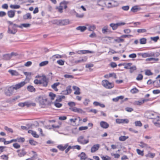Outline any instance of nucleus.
<instances>
[{
  "label": "nucleus",
  "mask_w": 160,
  "mask_h": 160,
  "mask_svg": "<svg viewBox=\"0 0 160 160\" xmlns=\"http://www.w3.org/2000/svg\"><path fill=\"white\" fill-rule=\"evenodd\" d=\"M143 78V76L141 74H139L136 78V79L137 80L140 81L142 80Z\"/></svg>",
  "instance_id": "obj_52"
},
{
  "label": "nucleus",
  "mask_w": 160,
  "mask_h": 160,
  "mask_svg": "<svg viewBox=\"0 0 160 160\" xmlns=\"http://www.w3.org/2000/svg\"><path fill=\"white\" fill-rule=\"evenodd\" d=\"M146 32V30L145 29H140L137 30V32L139 33Z\"/></svg>",
  "instance_id": "obj_50"
},
{
  "label": "nucleus",
  "mask_w": 160,
  "mask_h": 160,
  "mask_svg": "<svg viewBox=\"0 0 160 160\" xmlns=\"http://www.w3.org/2000/svg\"><path fill=\"white\" fill-rule=\"evenodd\" d=\"M140 8H139L138 6H135L132 8L131 11L133 12H135L140 10Z\"/></svg>",
  "instance_id": "obj_21"
},
{
  "label": "nucleus",
  "mask_w": 160,
  "mask_h": 160,
  "mask_svg": "<svg viewBox=\"0 0 160 160\" xmlns=\"http://www.w3.org/2000/svg\"><path fill=\"white\" fill-rule=\"evenodd\" d=\"M60 26H64L68 25L69 23V20L67 19L59 20Z\"/></svg>",
  "instance_id": "obj_13"
},
{
  "label": "nucleus",
  "mask_w": 160,
  "mask_h": 160,
  "mask_svg": "<svg viewBox=\"0 0 160 160\" xmlns=\"http://www.w3.org/2000/svg\"><path fill=\"white\" fill-rule=\"evenodd\" d=\"M102 84L104 87L107 89H111L114 87V84L110 82L107 80L102 81Z\"/></svg>",
  "instance_id": "obj_6"
},
{
  "label": "nucleus",
  "mask_w": 160,
  "mask_h": 160,
  "mask_svg": "<svg viewBox=\"0 0 160 160\" xmlns=\"http://www.w3.org/2000/svg\"><path fill=\"white\" fill-rule=\"evenodd\" d=\"M10 7L11 8L18 9L20 8V6L18 5H11Z\"/></svg>",
  "instance_id": "obj_38"
},
{
  "label": "nucleus",
  "mask_w": 160,
  "mask_h": 160,
  "mask_svg": "<svg viewBox=\"0 0 160 160\" xmlns=\"http://www.w3.org/2000/svg\"><path fill=\"white\" fill-rule=\"evenodd\" d=\"M87 29L86 27L85 26H79L76 28L78 30H80L81 32H83Z\"/></svg>",
  "instance_id": "obj_23"
},
{
  "label": "nucleus",
  "mask_w": 160,
  "mask_h": 160,
  "mask_svg": "<svg viewBox=\"0 0 160 160\" xmlns=\"http://www.w3.org/2000/svg\"><path fill=\"white\" fill-rule=\"evenodd\" d=\"M29 143L31 145L33 146H35L38 144V142L32 139H30L29 140Z\"/></svg>",
  "instance_id": "obj_28"
},
{
  "label": "nucleus",
  "mask_w": 160,
  "mask_h": 160,
  "mask_svg": "<svg viewBox=\"0 0 160 160\" xmlns=\"http://www.w3.org/2000/svg\"><path fill=\"white\" fill-rule=\"evenodd\" d=\"M60 84L59 82H56L54 83L53 85L51 86V87L52 88H57V87Z\"/></svg>",
  "instance_id": "obj_54"
},
{
  "label": "nucleus",
  "mask_w": 160,
  "mask_h": 160,
  "mask_svg": "<svg viewBox=\"0 0 160 160\" xmlns=\"http://www.w3.org/2000/svg\"><path fill=\"white\" fill-rule=\"evenodd\" d=\"M68 105L70 107L69 108V110L74 112L80 113H85V112H84L81 109L78 108L76 107H73V106H74L76 105L75 103L74 102H69L68 103Z\"/></svg>",
  "instance_id": "obj_3"
},
{
  "label": "nucleus",
  "mask_w": 160,
  "mask_h": 160,
  "mask_svg": "<svg viewBox=\"0 0 160 160\" xmlns=\"http://www.w3.org/2000/svg\"><path fill=\"white\" fill-rule=\"evenodd\" d=\"M155 154L154 153H149L145 155L147 157L150 158H153L155 156Z\"/></svg>",
  "instance_id": "obj_34"
},
{
  "label": "nucleus",
  "mask_w": 160,
  "mask_h": 160,
  "mask_svg": "<svg viewBox=\"0 0 160 160\" xmlns=\"http://www.w3.org/2000/svg\"><path fill=\"white\" fill-rule=\"evenodd\" d=\"M101 158L102 160H110L111 159V158L107 155L104 156L101 155Z\"/></svg>",
  "instance_id": "obj_37"
},
{
  "label": "nucleus",
  "mask_w": 160,
  "mask_h": 160,
  "mask_svg": "<svg viewBox=\"0 0 160 160\" xmlns=\"http://www.w3.org/2000/svg\"><path fill=\"white\" fill-rule=\"evenodd\" d=\"M42 77H43L42 79V82L41 80L36 79L34 81V83L37 85L42 84L43 87H46L48 83V79L44 75L42 76Z\"/></svg>",
  "instance_id": "obj_4"
},
{
  "label": "nucleus",
  "mask_w": 160,
  "mask_h": 160,
  "mask_svg": "<svg viewBox=\"0 0 160 160\" xmlns=\"http://www.w3.org/2000/svg\"><path fill=\"white\" fill-rule=\"evenodd\" d=\"M26 82L24 81L16 84L15 86H13V87L15 89L17 90L24 86Z\"/></svg>",
  "instance_id": "obj_12"
},
{
  "label": "nucleus",
  "mask_w": 160,
  "mask_h": 160,
  "mask_svg": "<svg viewBox=\"0 0 160 160\" xmlns=\"http://www.w3.org/2000/svg\"><path fill=\"white\" fill-rule=\"evenodd\" d=\"M28 90L30 92H35L36 89L34 87L31 85L28 86L27 88Z\"/></svg>",
  "instance_id": "obj_26"
},
{
  "label": "nucleus",
  "mask_w": 160,
  "mask_h": 160,
  "mask_svg": "<svg viewBox=\"0 0 160 160\" xmlns=\"http://www.w3.org/2000/svg\"><path fill=\"white\" fill-rule=\"evenodd\" d=\"M15 10H10L8 11L7 14L8 16L10 18L13 17L15 14Z\"/></svg>",
  "instance_id": "obj_20"
},
{
  "label": "nucleus",
  "mask_w": 160,
  "mask_h": 160,
  "mask_svg": "<svg viewBox=\"0 0 160 160\" xmlns=\"http://www.w3.org/2000/svg\"><path fill=\"white\" fill-rule=\"evenodd\" d=\"M13 146L16 149H18L20 147V145L17 143H13Z\"/></svg>",
  "instance_id": "obj_51"
},
{
  "label": "nucleus",
  "mask_w": 160,
  "mask_h": 160,
  "mask_svg": "<svg viewBox=\"0 0 160 160\" xmlns=\"http://www.w3.org/2000/svg\"><path fill=\"white\" fill-rule=\"evenodd\" d=\"M87 59V58H82L81 59L77 60H75L74 61V62L77 64L78 63H81L82 62H85Z\"/></svg>",
  "instance_id": "obj_30"
},
{
  "label": "nucleus",
  "mask_w": 160,
  "mask_h": 160,
  "mask_svg": "<svg viewBox=\"0 0 160 160\" xmlns=\"http://www.w3.org/2000/svg\"><path fill=\"white\" fill-rule=\"evenodd\" d=\"M64 77L66 78H73L74 76L72 75H68V74H65L64 75Z\"/></svg>",
  "instance_id": "obj_62"
},
{
  "label": "nucleus",
  "mask_w": 160,
  "mask_h": 160,
  "mask_svg": "<svg viewBox=\"0 0 160 160\" xmlns=\"http://www.w3.org/2000/svg\"><path fill=\"white\" fill-rule=\"evenodd\" d=\"M7 22L9 24L8 28V32L15 34L17 31V28H19V25L13 24L12 22L9 21H8Z\"/></svg>",
  "instance_id": "obj_2"
},
{
  "label": "nucleus",
  "mask_w": 160,
  "mask_h": 160,
  "mask_svg": "<svg viewBox=\"0 0 160 160\" xmlns=\"http://www.w3.org/2000/svg\"><path fill=\"white\" fill-rule=\"evenodd\" d=\"M23 18L24 20L31 19L32 18V16L30 13H28L23 15Z\"/></svg>",
  "instance_id": "obj_22"
},
{
  "label": "nucleus",
  "mask_w": 160,
  "mask_h": 160,
  "mask_svg": "<svg viewBox=\"0 0 160 160\" xmlns=\"http://www.w3.org/2000/svg\"><path fill=\"white\" fill-rule=\"evenodd\" d=\"M63 6H62L60 4V6L59 7H57L56 9L58 10V11L60 13H62L63 12Z\"/></svg>",
  "instance_id": "obj_33"
},
{
  "label": "nucleus",
  "mask_w": 160,
  "mask_h": 160,
  "mask_svg": "<svg viewBox=\"0 0 160 160\" xmlns=\"http://www.w3.org/2000/svg\"><path fill=\"white\" fill-rule=\"evenodd\" d=\"M128 137H126L125 136H122L119 137V140L120 141H124L128 138Z\"/></svg>",
  "instance_id": "obj_32"
},
{
  "label": "nucleus",
  "mask_w": 160,
  "mask_h": 160,
  "mask_svg": "<svg viewBox=\"0 0 160 160\" xmlns=\"http://www.w3.org/2000/svg\"><path fill=\"white\" fill-rule=\"evenodd\" d=\"M8 72L12 76H18L19 75V73L16 70H10L8 71Z\"/></svg>",
  "instance_id": "obj_24"
},
{
  "label": "nucleus",
  "mask_w": 160,
  "mask_h": 160,
  "mask_svg": "<svg viewBox=\"0 0 160 160\" xmlns=\"http://www.w3.org/2000/svg\"><path fill=\"white\" fill-rule=\"evenodd\" d=\"M49 96L51 98V99L52 100H54L56 96V94L52 92H50L49 93Z\"/></svg>",
  "instance_id": "obj_44"
},
{
  "label": "nucleus",
  "mask_w": 160,
  "mask_h": 160,
  "mask_svg": "<svg viewBox=\"0 0 160 160\" xmlns=\"http://www.w3.org/2000/svg\"><path fill=\"white\" fill-rule=\"evenodd\" d=\"M17 142H23L25 141V139L24 138L20 137L17 138Z\"/></svg>",
  "instance_id": "obj_58"
},
{
  "label": "nucleus",
  "mask_w": 160,
  "mask_h": 160,
  "mask_svg": "<svg viewBox=\"0 0 160 160\" xmlns=\"http://www.w3.org/2000/svg\"><path fill=\"white\" fill-rule=\"evenodd\" d=\"M48 61H45L41 62L39 64V66L40 67H42L47 65L48 63Z\"/></svg>",
  "instance_id": "obj_35"
},
{
  "label": "nucleus",
  "mask_w": 160,
  "mask_h": 160,
  "mask_svg": "<svg viewBox=\"0 0 160 160\" xmlns=\"http://www.w3.org/2000/svg\"><path fill=\"white\" fill-rule=\"evenodd\" d=\"M17 54L14 52H12L11 54H6L3 55V59L6 60H9L12 56H16Z\"/></svg>",
  "instance_id": "obj_9"
},
{
  "label": "nucleus",
  "mask_w": 160,
  "mask_h": 160,
  "mask_svg": "<svg viewBox=\"0 0 160 160\" xmlns=\"http://www.w3.org/2000/svg\"><path fill=\"white\" fill-rule=\"evenodd\" d=\"M78 157L80 158L81 160H85L87 158L86 155L84 152H82L80 154L78 155Z\"/></svg>",
  "instance_id": "obj_25"
},
{
  "label": "nucleus",
  "mask_w": 160,
  "mask_h": 160,
  "mask_svg": "<svg viewBox=\"0 0 160 160\" xmlns=\"http://www.w3.org/2000/svg\"><path fill=\"white\" fill-rule=\"evenodd\" d=\"M65 61L61 59L58 60L57 61V63L60 65H64Z\"/></svg>",
  "instance_id": "obj_49"
},
{
  "label": "nucleus",
  "mask_w": 160,
  "mask_h": 160,
  "mask_svg": "<svg viewBox=\"0 0 160 160\" xmlns=\"http://www.w3.org/2000/svg\"><path fill=\"white\" fill-rule=\"evenodd\" d=\"M28 102H20L18 104V105L20 107H23L26 106L28 107Z\"/></svg>",
  "instance_id": "obj_40"
},
{
  "label": "nucleus",
  "mask_w": 160,
  "mask_h": 160,
  "mask_svg": "<svg viewBox=\"0 0 160 160\" xmlns=\"http://www.w3.org/2000/svg\"><path fill=\"white\" fill-rule=\"evenodd\" d=\"M145 74L146 75L150 76L152 75V73L151 72L150 70H147L145 71Z\"/></svg>",
  "instance_id": "obj_56"
},
{
  "label": "nucleus",
  "mask_w": 160,
  "mask_h": 160,
  "mask_svg": "<svg viewBox=\"0 0 160 160\" xmlns=\"http://www.w3.org/2000/svg\"><path fill=\"white\" fill-rule=\"evenodd\" d=\"M31 134L34 138H38L39 137V135L37 134L35 131H33L32 133H31Z\"/></svg>",
  "instance_id": "obj_59"
},
{
  "label": "nucleus",
  "mask_w": 160,
  "mask_h": 160,
  "mask_svg": "<svg viewBox=\"0 0 160 160\" xmlns=\"http://www.w3.org/2000/svg\"><path fill=\"white\" fill-rule=\"evenodd\" d=\"M71 86L69 85L66 88V90L67 92V93L68 94L71 93L72 92V90L71 89Z\"/></svg>",
  "instance_id": "obj_41"
},
{
  "label": "nucleus",
  "mask_w": 160,
  "mask_h": 160,
  "mask_svg": "<svg viewBox=\"0 0 160 160\" xmlns=\"http://www.w3.org/2000/svg\"><path fill=\"white\" fill-rule=\"evenodd\" d=\"M116 122L117 123H128L129 122V120L127 119H117L116 120Z\"/></svg>",
  "instance_id": "obj_14"
},
{
  "label": "nucleus",
  "mask_w": 160,
  "mask_h": 160,
  "mask_svg": "<svg viewBox=\"0 0 160 160\" xmlns=\"http://www.w3.org/2000/svg\"><path fill=\"white\" fill-rule=\"evenodd\" d=\"M100 126L103 128H107L109 126L108 124L105 121H101L100 123Z\"/></svg>",
  "instance_id": "obj_16"
},
{
  "label": "nucleus",
  "mask_w": 160,
  "mask_h": 160,
  "mask_svg": "<svg viewBox=\"0 0 160 160\" xmlns=\"http://www.w3.org/2000/svg\"><path fill=\"white\" fill-rule=\"evenodd\" d=\"M100 145L97 144L93 145L91 148V152H94L97 151L100 148Z\"/></svg>",
  "instance_id": "obj_11"
},
{
  "label": "nucleus",
  "mask_w": 160,
  "mask_h": 160,
  "mask_svg": "<svg viewBox=\"0 0 160 160\" xmlns=\"http://www.w3.org/2000/svg\"><path fill=\"white\" fill-rule=\"evenodd\" d=\"M68 2L65 0L61 2L60 4L61 5L63 6V8L64 9H66L67 8V4L68 3Z\"/></svg>",
  "instance_id": "obj_29"
},
{
  "label": "nucleus",
  "mask_w": 160,
  "mask_h": 160,
  "mask_svg": "<svg viewBox=\"0 0 160 160\" xmlns=\"http://www.w3.org/2000/svg\"><path fill=\"white\" fill-rule=\"evenodd\" d=\"M4 129L7 131H8L10 132H11V133H12L13 132V130L11 128H8L7 126H5L4 127Z\"/></svg>",
  "instance_id": "obj_53"
},
{
  "label": "nucleus",
  "mask_w": 160,
  "mask_h": 160,
  "mask_svg": "<svg viewBox=\"0 0 160 160\" xmlns=\"http://www.w3.org/2000/svg\"><path fill=\"white\" fill-rule=\"evenodd\" d=\"M36 100L38 101L40 104L43 106L42 107L43 108H48L52 103L51 101H48L46 97L44 95L38 96L36 98Z\"/></svg>",
  "instance_id": "obj_1"
},
{
  "label": "nucleus",
  "mask_w": 160,
  "mask_h": 160,
  "mask_svg": "<svg viewBox=\"0 0 160 160\" xmlns=\"http://www.w3.org/2000/svg\"><path fill=\"white\" fill-rule=\"evenodd\" d=\"M108 32V26H105L102 29V33H105Z\"/></svg>",
  "instance_id": "obj_57"
},
{
  "label": "nucleus",
  "mask_w": 160,
  "mask_h": 160,
  "mask_svg": "<svg viewBox=\"0 0 160 160\" xmlns=\"http://www.w3.org/2000/svg\"><path fill=\"white\" fill-rule=\"evenodd\" d=\"M137 68L135 66H133L132 67H130L129 68L130 72L131 73L133 72Z\"/></svg>",
  "instance_id": "obj_46"
},
{
  "label": "nucleus",
  "mask_w": 160,
  "mask_h": 160,
  "mask_svg": "<svg viewBox=\"0 0 160 160\" xmlns=\"http://www.w3.org/2000/svg\"><path fill=\"white\" fill-rule=\"evenodd\" d=\"M152 60L157 61L158 60V58H147L146 59V61H151Z\"/></svg>",
  "instance_id": "obj_60"
},
{
  "label": "nucleus",
  "mask_w": 160,
  "mask_h": 160,
  "mask_svg": "<svg viewBox=\"0 0 160 160\" xmlns=\"http://www.w3.org/2000/svg\"><path fill=\"white\" fill-rule=\"evenodd\" d=\"M53 103H54L55 106L58 108H60L62 105V103L58 102H53Z\"/></svg>",
  "instance_id": "obj_42"
},
{
  "label": "nucleus",
  "mask_w": 160,
  "mask_h": 160,
  "mask_svg": "<svg viewBox=\"0 0 160 160\" xmlns=\"http://www.w3.org/2000/svg\"><path fill=\"white\" fill-rule=\"evenodd\" d=\"M148 99H144L142 101H136L133 102V104L135 105H141L145 102L148 101Z\"/></svg>",
  "instance_id": "obj_18"
},
{
  "label": "nucleus",
  "mask_w": 160,
  "mask_h": 160,
  "mask_svg": "<svg viewBox=\"0 0 160 160\" xmlns=\"http://www.w3.org/2000/svg\"><path fill=\"white\" fill-rule=\"evenodd\" d=\"M110 26L112 28V29L113 30H115L117 29L118 27V25H117V23L114 24V23H111L110 24Z\"/></svg>",
  "instance_id": "obj_36"
},
{
  "label": "nucleus",
  "mask_w": 160,
  "mask_h": 160,
  "mask_svg": "<svg viewBox=\"0 0 160 160\" xmlns=\"http://www.w3.org/2000/svg\"><path fill=\"white\" fill-rule=\"evenodd\" d=\"M124 64V68L126 69H129L130 66L132 65V63H131Z\"/></svg>",
  "instance_id": "obj_43"
},
{
  "label": "nucleus",
  "mask_w": 160,
  "mask_h": 160,
  "mask_svg": "<svg viewBox=\"0 0 160 160\" xmlns=\"http://www.w3.org/2000/svg\"><path fill=\"white\" fill-rule=\"evenodd\" d=\"M150 39L155 42H156L159 39V37L158 36H156L155 37H151Z\"/></svg>",
  "instance_id": "obj_48"
},
{
  "label": "nucleus",
  "mask_w": 160,
  "mask_h": 160,
  "mask_svg": "<svg viewBox=\"0 0 160 160\" xmlns=\"http://www.w3.org/2000/svg\"><path fill=\"white\" fill-rule=\"evenodd\" d=\"M138 54L142 56L143 58H146L148 57H151L155 56V54L152 52H148L143 53H140Z\"/></svg>",
  "instance_id": "obj_8"
},
{
  "label": "nucleus",
  "mask_w": 160,
  "mask_h": 160,
  "mask_svg": "<svg viewBox=\"0 0 160 160\" xmlns=\"http://www.w3.org/2000/svg\"><path fill=\"white\" fill-rule=\"evenodd\" d=\"M135 124L136 126L141 127L142 126V124L139 121H136L135 122Z\"/></svg>",
  "instance_id": "obj_55"
},
{
  "label": "nucleus",
  "mask_w": 160,
  "mask_h": 160,
  "mask_svg": "<svg viewBox=\"0 0 160 160\" xmlns=\"http://www.w3.org/2000/svg\"><path fill=\"white\" fill-rule=\"evenodd\" d=\"M108 3L112 4V6H108V7H115L118 5L117 2L115 1H112L110 2H108Z\"/></svg>",
  "instance_id": "obj_27"
},
{
  "label": "nucleus",
  "mask_w": 160,
  "mask_h": 160,
  "mask_svg": "<svg viewBox=\"0 0 160 160\" xmlns=\"http://www.w3.org/2000/svg\"><path fill=\"white\" fill-rule=\"evenodd\" d=\"M17 152L18 153V155L19 157H23L27 153V152L25 151V149L24 148L22 149L21 150L20 149L18 150Z\"/></svg>",
  "instance_id": "obj_10"
},
{
  "label": "nucleus",
  "mask_w": 160,
  "mask_h": 160,
  "mask_svg": "<svg viewBox=\"0 0 160 160\" xmlns=\"http://www.w3.org/2000/svg\"><path fill=\"white\" fill-rule=\"evenodd\" d=\"M147 40L145 38H143L140 40V42L141 44H145L146 43Z\"/></svg>",
  "instance_id": "obj_45"
},
{
  "label": "nucleus",
  "mask_w": 160,
  "mask_h": 160,
  "mask_svg": "<svg viewBox=\"0 0 160 160\" xmlns=\"http://www.w3.org/2000/svg\"><path fill=\"white\" fill-rule=\"evenodd\" d=\"M110 65L112 68H114L117 66V64L115 62H111L110 63Z\"/></svg>",
  "instance_id": "obj_63"
},
{
  "label": "nucleus",
  "mask_w": 160,
  "mask_h": 160,
  "mask_svg": "<svg viewBox=\"0 0 160 160\" xmlns=\"http://www.w3.org/2000/svg\"><path fill=\"white\" fill-rule=\"evenodd\" d=\"M68 145V143H67L64 145V146H63L62 144H60L57 146V148L59 149V150L61 151H63Z\"/></svg>",
  "instance_id": "obj_15"
},
{
  "label": "nucleus",
  "mask_w": 160,
  "mask_h": 160,
  "mask_svg": "<svg viewBox=\"0 0 160 160\" xmlns=\"http://www.w3.org/2000/svg\"><path fill=\"white\" fill-rule=\"evenodd\" d=\"M137 153L138 155H140L142 156H143L144 155L143 151H141L140 150L137 149H136Z\"/></svg>",
  "instance_id": "obj_47"
},
{
  "label": "nucleus",
  "mask_w": 160,
  "mask_h": 160,
  "mask_svg": "<svg viewBox=\"0 0 160 160\" xmlns=\"http://www.w3.org/2000/svg\"><path fill=\"white\" fill-rule=\"evenodd\" d=\"M146 116L148 118L150 119H156L157 118H159L156 113L153 112H147Z\"/></svg>",
  "instance_id": "obj_5"
},
{
  "label": "nucleus",
  "mask_w": 160,
  "mask_h": 160,
  "mask_svg": "<svg viewBox=\"0 0 160 160\" xmlns=\"http://www.w3.org/2000/svg\"><path fill=\"white\" fill-rule=\"evenodd\" d=\"M72 149L76 148L78 150H80L81 149V146L79 145H76L72 146Z\"/></svg>",
  "instance_id": "obj_64"
},
{
  "label": "nucleus",
  "mask_w": 160,
  "mask_h": 160,
  "mask_svg": "<svg viewBox=\"0 0 160 160\" xmlns=\"http://www.w3.org/2000/svg\"><path fill=\"white\" fill-rule=\"evenodd\" d=\"M139 146L141 148H145L146 149L150 148V147L148 146V145L147 144L143 142H139Z\"/></svg>",
  "instance_id": "obj_19"
},
{
  "label": "nucleus",
  "mask_w": 160,
  "mask_h": 160,
  "mask_svg": "<svg viewBox=\"0 0 160 160\" xmlns=\"http://www.w3.org/2000/svg\"><path fill=\"white\" fill-rule=\"evenodd\" d=\"M30 25L31 24L29 23H22L19 25V28H22V27H23L26 28L29 27Z\"/></svg>",
  "instance_id": "obj_31"
},
{
  "label": "nucleus",
  "mask_w": 160,
  "mask_h": 160,
  "mask_svg": "<svg viewBox=\"0 0 160 160\" xmlns=\"http://www.w3.org/2000/svg\"><path fill=\"white\" fill-rule=\"evenodd\" d=\"M14 89H15L13 86L6 88L5 91V94L7 96H11L12 94Z\"/></svg>",
  "instance_id": "obj_7"
},
{
  "label": "nucleus",
  "mask_w": 160,
  "mask_h": 160,
  "mask_svg": "<svg viewBox=\"0 0 160 160\" xmlns=\"http://www.w3.org/2000/svg\"><path fill=\"white\" fill-rule=\"evenodd\" d=\"M39 123L37 121H35L33 124H27V126L28 128H32L33 127H36L39 126Z\"/></svg>",
  "instance_id": "obj_17"
},
{
  "label": "nucleus",
  "mask_w": 160,
  "mask_h": 160,
  "mask_svg": "<svg viewBox=\"0 0 160 160\" xmlns=\"http://www.w3.org/2000/svg\"><path fill=\"white\" fill-rule=\"evenodd\" d=\"M115 41L118 43L123 42L124 41V40L120 38H118L117 39H116Z\"/></svg>",
  "instance_id": "obj_61"
},
{
  "label": "nucleus",
  "mask_w": 160,
  "mask_h": 160,
  "mask_svg": "<svg viewBox=\"0 0 160 160\" xmlns=\"http://www.w3.org/2000/svg\"><path fill=\"white\" fill-rule=\"evenodd\" d=\"M131 92L132 94L137 93L139 92L138 90L136 88L132 89L131 90Z\"/></svg>",
  "instance_id": "obj_39"
}]
</instances>
